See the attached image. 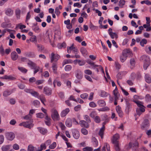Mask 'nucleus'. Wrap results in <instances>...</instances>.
I'll use <instances>...</instances> for the list:
<instances>
[{
	"mask_svg": "<svg viewBox=\"0 0 151 151\" xmlns=\"http://www.w3.org/2000/svg\"><path fill=\"white\" fill-rule=\"evenodd\" d=\"M72 68V66L70 65H67L65 67V71H68L70 70Z\"/></svg>",
	"mask_w": 151,
	"mask_h": 151,
	"instance_id": "obj_47",
	"label": "nucleus"
},
{
	"mask_svg": "<svg viewBox=\"0 0 151 151\" xmlns=\"http://www.w3.org/2000/svg\"><path fill=\"white\" fill-rule=\"evenodd\" d=\"M132 107L131 105L128 102L126 103V106L125 110V113L127 114H129V112L130 111V110Z\"/></svg>",
	"mask_w": 151,
	"mask_h": 151,
	"instance_id": "obj_14",
	"label": "nucleus"
},
{
	"mask_svg": "<svg viewBox=\"0 0 151 151\" xmlns=\"http://www.w3.org/2000/svg\"><path fill=\"white\" fill-rule=\"evenodd\" d=\"M51 117L54 121H56L59 120L60 119V116L58 111L55 109H52V110Z\"/></svg>",
	"mask_w": 151,
	"mask_h": 151,
	"instance_id": "obj_4",
	"label": "nucleus"
},
{
	"mask_svg": "<svg viewBox=\"0 0 151 151\" xmlns=\"http://www.w3.org/2000/svg\"><path fill=\"white\" fill-rule=\"evenodd\" d=\"M105 126L103 125L102 127L100 129L99 133V136H101V139H102L103 138V135L104 134V132L105 130Z\"/></svg>",
	"mask_w": 151,
	"mask_h": 151,
	"instance_id": "obj_23",
	"label": "nucleus"
},
{
	"mask_svg": "<svg viewBox=\"0 0 151 151\" xmlns=\"http://www.w3.org/2000/svg\"><path fill=\"white\" fill-rule=\"evenodd\" d=\"M67 50V52L68 53H70L71 51H72L75 54H76L78 52V50L74 46L73 44L70 47H68Z\"/></svg>",
	"mask_w": 151,
	"mask_h": 151,
	"instance_id": "obj_6",
	"label": "nucleus"
},
{
	"mask_svg": "<svg viewBox=\"0 0 151 151\" xmlns=\"http://www.w3.org/2000/svg\"><path fill=\"white\" fill-rule=\"evenodd\" d=\"M109 110L110 109L108 107L106 106L101 108L99 110V111H109Z\"/></svg>",
	"mask_w": 151,
	"mask_h": 151,
	"instance_id": "obj_52",
	"label": "nucleus"
},
{
	"mask_svg": "<svg viewBox=\"0 0 151 151\" xmlns=\"http://www.w3.org/2000/svg\"><path fill=\"white\" fill-rule=\"evenodd\" d=\"M44 91L45 93L49 94L51 93L52 90L50 88L48 87H45L44 89Z\"/></svg>",
	"mask_w": 151,
	"mask_h": 151,
	"instance_id": "obj_25",
	"label": "nucleus"
},
{
	"mask_svg": "<svg viewBox=\"0 0 151 151\" xmlns=\"http://www.w3.org/2000/svg\"><path fill=\"white\" fill-rule=\"evenodd\" d=\"M130 64L131 65V68H132L135 66V60L133 58H132L130 60Z\"/></svg>",
	"mask_w": 151,
	"mask_h": 151,
	"instance_id": "obj_36",
	"label": "nucleus"
},
{
	"mask_svg": "<svg viewBox=\"0 0 151 151\" xmlns=\"http://www.w3.org/2000/svg\"><path fill=\"white\" fill-rule=\"evenodd\" d=\"M73 136L76 139H78L80 136L79 132L76 130H74L73 132Z\"/></svg>",
	"mask_w": 151,
	"mask_h": 151,
	"instance_id": "obj_20",
	"label": "nucleus"
},
{
	"mask_svg": "<svg viewBox=\"0 0 151 151\" xmlns=\"http://www.w3.org/2000/svg\"><path fill=\"white\" fill-rule=\"evenodd\" d=\"M32 69L34 70V74H35L39 71L40 69V68L39 67L37 66V65H36L34 68H32Z\"/></svg>",
	"mask_w": 151,
	"mask_h": 151,
	"instance_id": "obj_46",
	"label": "nucleus"
},
{
	"mask_svg": "<svg viewBox=\"0 0 151 151\" xmlns=\"http://www.w3.org/2000/svg\"><path fill=\"white\" fill-rule=\"evenodd\" d=\"M73 61L70 59H65L64 60L63 62V65H65L67 64L72 63Z\"/></svg>",
	"mask_w": 151,
	"mask_h": 151,
	"instance_id": "obj_41",
	"label": "nucleus"
},
{
	"mask_svg": "<svg viewBox=\"0 0 151 151\" xmlns=\"http://www.w3.org/2000/svg\"><path fill=\"white\" fill-rule=\"evenodd\" d=\"M11 57L12 60L15 61L18 58L19 56L16 52L13 51L11 53Z\"/></svg>",
	"mask_w": 151,
	"mask_h": 151,
	"instance_id": "obj_10",
	"label": "nucleus"
},
{
	"mask_svg": "<svg viewBox=\"0 0 151 151\" xmlns=\"http://www.w3.org/2000/svg\"><path fill=\"white\" fill-rule=\"evenodd\" d=\"M97 103L100 107H103L106 105L105 102L103 100H99L97 102Z\"/></svg>",
	"mask_w": 151,
	"mask_h": 151,
	"instance_id": "obj_32",
	"label": "nucleus"
},
{
	"mask_svg": "<svg viewBox=\"0 0 151 151\" xmlns=\"http://www.w3.org/2000/svg\"><path fill=\"white\" fill-rule=\"evenodd\" d=\"M142 77L141 73L139 72H137L136 73V78L137 80L140 79Z\"/></svg>",
	"mask_w": 151,
	"mask_h": 151,
	"instance_id": "obj_50",
	"label": "nucleus"
},
{
	"mask_svg": "<svg viewBox=\"0 0 151 151\" xmlns=\"http://www.w3.org/2000/svg\"><path fill=\"white\" fill-rule=\"evenodd\" d=\"M27 64L29 65L32 69L34 68L36 65V64L34 63L33 62L29 60L27 63Z\"/></svg>",
	"mask_w": 151,
	"mask_h": 151,
	"instance_id": "obj_31",
	"label": "nucleus"
},
{
	"mask_svg": "<svg viewBox=\"0 0 151 151\" xmlns=\"http://www.w3.org/2000/svg\"><path fill=\"white\" fill-rule=\"evenodd\" d=\"M21 10L19 9H16L15 14L17 19H19L20 17Z\"/></svg>",
	"mask_w": 151,
	"mask_h": 151,
	"instance_id": "obj_30",
	"label": "nucleus"
},
{
	"mask_svg": "<svg viewBox=\"0 0 151 151\" xmlns=\"http://www.w3.org/2000/svg\"><path fill=\"white\" fill-rule=\"evenodd\" d=\"M2 78L3 79H5L8 80H12L15 79V78L12 76L9 75L8 76L5 75L2 77Z\"/></svg>",
	"mask_w": 151,
	"mask_h": 151,
	"instance_id": "obj_26",
	"label": "nucleus"
},
{
	"mask_svg": "<svg viewBox=\"0 0 151 151\" xmlns=\"http://www.w3.org/2000/svg\"><path fill=\"white\" fill-rule=\"evenodd\" d=\"M75 75L76 78L79 80H81L83 78V73L80 70L78 69L76 71Z\"/></svg>",
	"mask_w": 151,
	"mask_h": 151,
	"instance_id": "obj_7",
	"label": "nucleus"
},
{
	"mask_svg": "<svg viewBox=\"0 0 151 151\" xmlns=\"http://www.w3.org/2000/svg\"><path fill=\"white\" fill-rule=\"evenodd\" d=\"M150 122L148 119H145L141 125V128L142 130L147 129L150 126Z\"/></svg>",
	"mask_w": 151,
	"mask_h": 151,
	"instance_id": "obj_5",
	"label": "nucleus"
},
{
	"mask_svg": "<svg viewBox=\"0 0 151 151\" xmlns=\"http://www.w3.org/2000/svg\"><path fill=\"white\" fill-rule=\"evenodd\" d=\"M150 65V63L149 61H146L143 65V68L145 70H146L147 67Z\"/></svg>",
	"mask_w": 151,
	"mask_h": 151,
	"instance_id": "obj_49",
	"label": "nucleus"
},
{
	"mask_svg": "<svg viewBox=\"0 0 151 151\" xmlns=\"http://www.w3.org/2000/svg\"><path fill=\"white\" fill-rule=\"evenodd\" d=\"M5 11L6 14L9 17L12 16L14 13L13 10L10 8L6 9H5Z\"/></svg>",
	"mask_w": 151,
	"mask_h": 151,
	"instance_id": "obj_9",
	"label": "nucleus"
},
{
	"mask_svg": "<svg viewBox=\"0 0 151 151\" xmlns=\"http://www.w3.org/2000/svg\"><path fill=\"white\" fill-rule=\"evenodd\" d=\"M129 148L133 147V149L136 150L138 147V143L137 141L135 142L132 144L130 142L129 144Z\"/></svg>",
	"mask_w": 151,
	"mask_h": 151,
	"instance_id": "obj_16",
	"label": "nucleus"
},
{
	"mask_svg": "<svg viewBox=\"0 0 151 151\" xmlns=\"http://www.w3.org/2000/svg\"><path fill=\"white\" fill-rule=\"evenodd\" d=\"M114 145L115 149L116 151H120V150L119 144V142L113 143Z\"/></svg>",
	"mask_w": 151,
	"mask_h": 151,
	"instance_id": "obj_48",
	"label": "nucleus"
},
{
	"mask_svg": "<svg viewBox=\"0 0 151 151\" xmlns=\"http://www.w3.org/2000/svg\"><path fill=\"white\" fill-rule=\"evenodd\" d=\"M70 109L67 108L63 110L61 112L60 116L61 117H65L70 112Z\"/></svg>",
	"mask_w": 151,
	"mask_h": 151,
	"instance_id": "obj_13",
	"label": "nucleus"
},
{
	"mask_svg": "<svg viewBox=\"0 0 151 151\" xmlns=\"http://www.w3.org/2000/svg\"><path fill=\"white\" fill-rule=\"evenodd\" d=\"M29 40L32 42H34L35 41H37V37L35 36H32L29 39Z\"/></svg>",
	"mask_w": 151,
	"mask_h": 151,
	"instance_id": "obj_53",
	"label": "nucleus"
},
{
	"mask_svg": "<svg viewBox=\"0 0 151 151\" xmlns=\"http://www.w3.org/2000/svg\"><path fill=\"white\" fill-rule=\"evenodd\" d=\"M142 4H145L148 5H151V2L148 0H144L141 2Z\"/></svg>",
	"mask_w": 151,
	"mask_h": 151,
	"instance_id": "obj_43",
	"label": "nucleus"
},
{
	"mask_svg": "<svg viewBox=\"0 0 151 151\" xmlns=\"http://www.w3.org/2000/svg\"><path fill=\"white\" fill-rule=\"evenodd\" d=\"M125 3V1L124 0H120L119 1V6L120 8H122Z\"/></svg>",
	"mask_w": 151,
	"mask_h": 151,
	"instance_id": "obj_35",
	"label": "nucleus"
},
{
	"mask_svg": "<svg viewBox=\"0 0 151 151\" xmlns=\"http://www.w3.org/2000/svg\"><path fill=\"white\" fill-rule=\"evenodd\" d=\"M82 133L84 135H86L88 134V131L84 128H82L81 129Z\"/></svg>",
	"mask_w": 151,
	"mask_h": 151,
	"instance_id": "obj_60",
	"label": "nucleus"
},
{
	"mask_svg": "<svg viewBox=\"0 0 151 151\" xmlns=\"http://www.w3.org/2000/svg\"><path fill=\"white\" fill-rule=\"evenodd\" d=\"M145 81L148 83H151V77L148 74H146L145 76Z\"/></svg>",
	"mask_w": 151,
	"mask_h": 151,
	"instance_id": "obj_19",
	"label": "nucleus"
},
{
	"mask_svg": "<svg viewBox=\"0 0 151 151\" xmlns=\"http://www.w3.org/2000/svg\"><path fill=\"white\" fill-rule=\"evenodd\" d=\"M116 109L119 116L120 117H122L123 116V113L121 109V107L119 106H116Z\"/></svg>",
	"mask_w": 151,
	"mask_h": 151,
	"instance_id": "obj_15",
	"label": "nucleus"
},
{
	"mask_svg": "<svg viewBox=\"0 0 151 151\" xmlns=\"http://www.w3.org/2000/svg\"><path fill=\"white\" fill-rule=\"evenodd\" d=\"M132 52L129 49H127L123 51L122 55L120 57V61L122 63L124 62L126 60L128 55L132 56Z\"/></svg>",
	"mask_w": 151,
	"mask_h": 151,
	"instance_id": "obj_1",
	"label": "nucleus"
},
{
	"mask_svg": "<svg viewBox=\"0 0 151 151\" xmlns=\"http://www.w3.org/2000/svg\"><path fill=\"white\" fill-rule=\"evenodd\" d=\"M146 51L148 54H151V47L150 46L148 48H146Z\"/></svg>",
	"mask_w": 151,
	"mask_h": 151,
	"instance_id": "obj_64",
	"label": "nucleus"
},
{
	"mask_svg": "<svg viewBox=\"0 0 151 151\" xmlns=\"http://www.w3.org/2000/svg\"><path fill=\"white\" fill-rule=\"evenodd\" d=\"M31 15L30 14V12H29L27 13L26 17L25 22L27 23V25L29 24L28 21L31 18Z\"/></svg>",
	"mask_w": 151,
	"mask_h": 151,
	"instance_id": "obj_33",
	"label": "nucleus"
},
{
	"mask_svg": "<svg viewBox=\"0 0 151 151\" xmlns=\"http://www.w3.org/2000/svg\"><path fill=\"white\" fill-rule=\"evenodd\" d=\"M0 53L2 56L5 53L4 49L2 46H1L0 47Z\"/></svg>",
	"mask_w": 151,
	"mask_h": 151,
	"instance_id": "obj_59",
	"label": "nucleus"
},
{
	"mask_svg": "<svg viewBox=\"0 0 151 151\" xmlns=\"http://www.w3.org/2000/svg\"><path fill=\"white\" fill-rule=\"evenodd\" d=\"M57 83L58 86H60L61 85V82L60 81H58L57 80L55 79L53 82V84L54 87H55V84Z\"/></svg>",
	"mask_w": 151,
	"mask_h": 151,
	"instance_id": "obj_40",
	"label": "nucleus"
},
{
	"mask_svg": "<svg viewBox=\"0 0 151 151\" xmlns=\"http://www.w3.org/2000/svg\"><path fill=\"white\" fill-rule=\"evenodd\" d=\"M56 146V143L55 142H54L49 146V148L51 149H53Z\"/></svg>",
	"mask_w": 151,
	"mask_h": 151,
	"instance_id": "obj_62",
	"label": "nucleus"
},
{
	"mask_svg": "<svg viewBox=\"0 0 151 151\" xmlns=\"http://www.w3.org/2000/svg\"><path fill=\"white\" fill-rule=\"evenodd\" d=\"M18 68L19 70L23 73H26L27 71V69L23 67L18 66Z\"/></svg>",
	"mask_w": 151,
	"mask_h": 151,
	"instance_id": "obj_34",
	"label": "nucleus"
},
{
	"mask_svg": "<svg viewBox=\"0 0 151 151\" xmlns=\"http://www.w3.org/2000/svg\"><path fill=\"white\" fill-rule=\"evenodd\" d=\"M147 40L145 39H142L140 42V44L142 47H144V45L147 43Z\"/></svg>",
	"mask_w": 151,
	"mask_h": 151,
	"instance_id": "obj_42",
	"label": "nucleus"
},
{
	"mask_svg": "<svg viewBox=\"0 0 151 151\" xmlns=\"http://www.w3.org/2000/svg\"><path fill=\"white\" fill-rule=\"evenodd\" d=\"M80 51L83 55L86 53L87 50L84 47H82L81 48Z\"/></svg>",
	"mask_w": 151,
	"mask_h": 151,
	"instance_id": "obj_55",
	"label": "nucleus"
},
{
	"mask_svg": "<svg viewBox=\"0 0 151 151\" xmlns=\"http://www.w3.org/2000/svg\"><path fill=\"white\" fill-rule=\"evenodd\" d=\"M36 80V79L35 77H32L29 78V81L30 83H32L34 82L35 83Z\"/></svg>",
	"mask_w": 151,
	"mask_h": 151,
	"instance_id": "obj_58",
	"label": "nucleus"
},
{
	"mask_svg": "<svg viewBox=\"0 0 151 151\" xmlns=\"http://www.w3.org/2000/svg\"><path fill=\"white\" fill-rule=\"evenodd\" d=\"M37 129H38L39 131L43 134H45L47 132V129L44 128L38 127Z\"/></svg>",
	"mask_w": 151,
	"mask_h": 151,
	"instance_id": "obj_21",
	"label": "nucleus"
},
{
	"mask_svg": "<svg viewBox=\"0 0 151 151\" xmlns=\"http://www.w3.org/2000/svg\"><path fill=\"white\" fill-rule=\"evenodd\" d=\"M33 104L34 106H37L39 105L40 103L39 101L36 100L33 101Z\"/></svg>",
	"mask_w": 151,
	"mask_h": 151,
	"instance_id": "obj_56",
	"label": "nucleus"
},
{
	"mask_svg": "<svg viewBox=\"0 0 151 151\" xmlns=\"http://www.w3.org/2000/svg\"><path fill=\"white\" fill-rule=\"evenodd\" d=\"M33 121L30 120V122H23L19 124V126H23L24 127L31 129L33 127L34 124L32 123Z\"/></svg>",
	"mask_w": 151,
	"mask_h": 151,
	"instance_id": "obj_3",
	"label": "nucleus"
},
{
	"mask_svg": "<svg viewBox=\"0 0 151 151\" xmlns=\"http://www.w3.org/2000/svg\"><path fill=\"white\" fill-rule=\"evenodd\" d=\"M12 93V91L11 90H7L5 91L3 94H10Z\"/></svg>",
	"mask_w": 151,
	"mask_h": 151,
	"instance_id": "obj_57",
	"label": "nucleus"
},
{
	"mask_svg": "<svg viewBox=\"0 0 151 151\" xmlns=\"http://www.w3.org/2000/svg\"><path fill=\"white\" fill-rule=\"evenodd\" d=\"M37 46L38 48V50L39 51H42L44 49V47L41 45L37 44Z\"/></svg>",
	"mask_w": 151,
	"mask_h": 151,
	"instance_id": "obj_39",
	"label": "nucleus"
},
{
	"mask_svg": "<svg viewBox=\"0 0 151 151\" xmlns=\"http://www.w3.org/2000/svg\"><path fill=\"white\" fill-rule=\"evenodd\" d=\"M6 136L8 140L11 141L13 140L15 137L14 134L12 132L6 133Z\"/></svg>",
	"mask_w": 151,
	"mask_h": 151,
	"instance_id": "obj_8",
	"label": "nucleus"
},
{
	"mask_svg": "<svg viewBox=\"0 0 151 151\" xmlns=\"http://www.w3.org/2000/svg\"><path fill=\"white\" fill-rule=\"evenodd\" d=\"M11 145L4 146L2 147L1 149L3 151H6L10 149Z\"/></svg>",
	"mask_w": 151,
	"mask_h": 151,
	"instance_id": "obj_37",
	"label": "nucleus"
},
{
	"mask_svg": "<svg viewBox=\"0 0 151 151\" xmlns=\"http://www.w3.org/2000/svg\"><path fill=\"white\" fill-rule=\"evenodd\" d=\"M83 151H92L93 148L91 147H86L83 148Z\"/></svg>",
	"mask_w": 151,
	"mask_h": 151,
	"instance_id": "obj_51",
	"label": "nucleus"
},
{
	"mask_svg": "<svg viewBox=\"0 0 151 151\" xmlns=\"http://www.w3.org/2000/svg\"><path fill=\"white\" fill-rule=\"evenodd\" d=\"M119 138V135L118 134H116L114 135L112 139V142L113 143H117L119 142L118 140Z\"/></svg>",
	"mask_w": 151,
	"mask_h": 151,
	"instance_id": "obj_11",
	"label": "nucleus"
},
{
	"mask_svg": "<svg viewBox=\"0 0 151 151\" xmlns=\"http://www.w3.org/2000/svg\"><path fill=\"white\" fill-rule=\"evenodd\" d=\"M52 68L53 73H56L57 71V64L56 63H53L52 64Z\"/></svg>",
	"mask_w": 151,
	"mask_h": 151,
	"instance_id": "obj_28",
	"label": "nucleus"
},
{
	"mask_svg": "<svg viewBox=\"0 0 151 151\" xmlns=\"http://www.w3.org/2000/svg\"><path fill=\"white\" fill-rule=\"evenodd\" d=\"M86 62L88 64L90 65L91 66L92 68L93 69H95L96 68V66L94 62L91 61L90 60H87Z\"/></svg>",
	"mask_w": 151,
	"mask_h": 151,
	"instance_id": "obj_29",
	"label": "nucleus"
},
{
	"mask_svg": "<svg viewBox=\"0 0 151 151\" xmlns=\"http://www.w3.org/2000/svg\"><path fill=\"white\" fill-rule=\"evenodd\" d=\"M65 124L67 127H69L72 126V122L71 119L69 118L67 119L65 122Z\"/></svg>",
	"mask_w": 151,
	"mask_h": 151,
	"instance_id": "obj_22",
	"label": "nucleus"
},
{
	"mask_svg": "<svg viewBox=\"0 0 151 151\" xmlns=\"http://www.w3.org/2000/svg\"><path fill=\"white\" fill-rule=\"evenodd\" d=\"M69 74L68 73H64L61 75V78L63 79H66L69 77Z\"/></svg>",
	"mask_w": 151,
	"mask_h": 151,
	"instance_id": "obj_44",
	"label": "nucleus"
},
{
	"mask_svg": "<svg viewBox=\"0 0 151 151\" xmlns=\"http://www.w3.org/2000/svg\"><path fill=\"white\" fill-rule=\"evenodd\" d=\"M51 63L53 61L56 62L60 58V56L57 53L52 52L49 55Z\"/></svg>",
	"mask_w": 151,
	"mask_h": 151,
	"instance_id": "obj_2",
	"label": "nucleus"
},
{
	"mask_svg": "<svg viewBox=\"0 0 151 151\" xmlns=\"http://www.w3.org/2000/svg\"><path fill=\"white\" fill-rule=\"evenodd\" d=\"M32 29L35 32L37 33H39L40 31V29L38 26H36V27L32 28Z\"/></svg>",
	"mask_w": 151,
	"mask_h": 151,
	"instance_id": "obj_54",
	"label": "nucleus"
},
{
	"mask_svg": "<svg viewBox=\"0 0 151 151\" xmlns=\"http://www.w3.org/2000/svg\"><path fill=\"white\" fill-rule=\"evenodd\" d=\"M92 141L93 144L95 147L97 146L98 145V142L97 139L94 137H93L92 139Z\"/></svg>",
	"mask_w": 151,
	"mask_h": 151,
	"instance_id": "obj_38",
	"label": "nucleus"
},
{
	"mask_svg": "<svg viewBox=\"0 0 151 151\" xmlns=\"http://www.w3.org/2000/svg\"><path fill=\"white\" fill-rule=\"evenodd\" d=\"M109 35L111 38L112 39L114 38L117 39L118 37V35L116 33L113 32H109Z\"/></svg>",
	"mask_w": 151,
	"mask_h": 151,
	"instance_id": "obj_27",
	"label": "nucleus"
},
{
	"mask_svg": "<svg viewBox=\"0 0 151 151\" xmlns=\"http://www.w3.org/2000/svg\"><path fill=\"white\" fill-rule=\"evenodd\" d=\"M96 68L94 70H96L97 72H99L100 70H101L102 72L104 74V71L103 68L101 65H96Z\"/></svg>",
	"mask_w": 151,
	"mask_h": 151,
	"instance_id": "obj_24",
	"label": "nucleus"
},
{
	"mask_svg": "<svg viewBox=\"0 0 151 151\" xmlns=\"http://www.w3.org/2000/svg\"><path fill=\"white\" fill-rule=\"evenodd\" d=\"M84 72L85 74L88 75H91L92 73V71L89 69L84 70Z\"/></svg>",
	"mask_w": 151,
	"mask_h": 151,
	"instance_id": "obj_61",
	"label": "nucleus"
},
{
	"mask_svg": "<svg viewBox=\"0 0 151 151\" xmlns=\"http://www.w3.org/2000/svg\"><path fill=\"white\" fill-rule=\"evenodd\" d=\"M24 91L27 93L31 94H37V93L32 89L25 88L24 89Z\"/></svg>",
	"mask_w": 151,
	"mask_h": 151,
	"instance_id": "obj_18",
	"label": "nucleus"
},
{
	"mask_svg": "<svg viewBox=\"0 0 151 151\" xmlns=\"http://www.w3.org/2000/svg\"><path fill=\"white\" fill-rule=\"evenodd\" d=\"M88 123L84 120H81L80 121L79 124L81 127L87 128L89 127Z\"/></svg>",
	"mask_w": 151,
	"mask_h": 151,
	"instance_id": "obj_12",
	"label": "nucleus"
},
{
	"mask_svg": "<svg viewBox=\"0 0 151 151\" xmlns=\"http://www.w3.org/2000/svg\"><path fill=\"white\" fill-rule=\"evenodd\" d=\"M145 99L147 101H151V96L150 95H146Z\"/></svg>",
	"mask_w": 151,
	"mask_h": 151,
	"instance_id": "obj_63",
	"label": "nucleus"
},
{
	"mask_svg": "<svg viewBox=\"0 0 151 151\" xmlns=\"http://www.w3.org/2000/svg\"><path fill=\"white\" fill-rule=\"evenodd\" d=\"M35 97H37L38 99H39L40 100H41V102L44 104H44V102L46 101L45 99V97H41L40 96H35Z\"/></svg>",
	"mask_w": 151,
	"mask_h": 151,
	"instance_id": "obj_45",
	"label": "nucleus"
},
{
	"mask_svg": "<svg viewBox=\"0 0 151 151\" xmlns=\"http://www.w3.org/2000/svg\"><path fill=\"white\" fill-rule=\"evenodd\" d=\"M25 55L28 57L34 58L35 57V54L33 52H27L25 53Z\"/></svg>",
	"mask_w": 151,
	"mask_h": 151,
	"instance_id": "obj_17",
	"label": "nucleus"
}]
</instances>
